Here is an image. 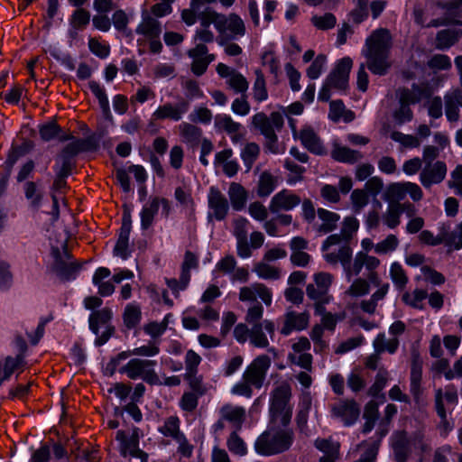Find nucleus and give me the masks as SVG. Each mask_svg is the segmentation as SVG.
Instances as JSON below:
<instances>
[{
    "mask_svg": "<svg viewBox=\"0 0 462 462\" xmlns=\"http://www.w3.org/2000/svg\"><path fill=\"white\" fill-rule=\"evenodd\" d=\"M218 75L226 79V83L236 93H245L249 88V82L244 75L237 70L229 68L224 63H218L217 66Z\"/></svg>",
    "mask_w": 462,
    "mask_h": 462,
    "instance_id": "393cba45",
    "label": "nucleus"
},
{
    "mask_svg": "<svg viewBox=\"0 0 462 462\" xmlns=\"http://www.w3.org/2000/svg\"><path fill=\"white\" fill-rule=\"evenodd\" d=\"M370 291V284L366 279L356 278L349 288L346 291V294L351 297H362Z\"/></svg>",
    "mask_w": 462,
    "mask_h": 462,
    "instance_id": "0e129e2a",
    "label": "nucleus"
},
{
    "mask_svg": "<svg viewBox=\"0 0 462 462\" xmlns=\"http://www.w3.org/2000/svg\"><path fill=\"white\" fill-rule=\"evenodd\" d=\"M358 227L359 222L356 217H346L342 222L340 232L333 234L332 236H337L341 241L350 243V240L358 230Z\"/></svg>",
    "mask_w": 462,
    "mask_h": 462,
    "instance_id": "5fc2aeb1",
    "label": "nucleus"
},
{
    "mask_svg": "<svg viewBox=\"0 0 462 462\" xmlns=\"http://www.w3.org/2000/svg\"><path fill=\"white\" fill-rule=\"evenodd\" d=\"M155 365V360L133 358L120 366L118 372L131 380L142 379L149 384L160 383V377L154 369Z\"/></svg>",
    "mask_w": 462,
    "mask_h": 462,
    "instance_id": "423d86ee",
    "label": "nucleus"
},
{
    "mask_svg": "<svg viewBox=\"0 0 462 462\" xmlns=\"http://www.w3.org/2000/svg\"><path fill=\"white\" fill-rule=\"evenodd\" d=\"M160 352V348L155 342H150L148 345L141 346L139 347H135L133 350L122 351L117 354L116 356L112 357L111 360L107 363L106 371L109 375H113L120 364L126 360L131 356H155Z\"/></svg>",
    "mask_w": 462,
    "mask_h": 462,
    "instance_id": "2eb2a0df",
    "label": "nucleus"
},
{
    "mask_svg": "<svg viewBox=\"0 0 462 462\" xmlns=\"http://www.w3.org/2000/svg\"><path fill=\"white\" fill-rule=\"evenodd\" d=\"M310 341L306 337H298L291 344V351L288 354V360L302 369L312 370V355L309 353Z\"/></svg>",
    "mask_w": 462,
    "mask_h": 462,
    "instance_id": "ddd939ff",
    "label": "nucleus"
},
{
    "mask_svg": "<svg viewBox=\"0 0 462 462\" xmlns=\"http://www.w3.org/2000/svg\"><path fill=\"white\" fill-rule=\"evenodd\" d=\"M292 439L291 430L269 428L255 439L254 448L258 455L273 456L289 449Z\"/></svg>",
    "mask_w": 462,
    "mask_h": 462,
    "instance_id": "f03ea898",
    "label": "nucleus"
},
{
    "mask_svg": "<svg viewBox=\"0 0 462 462\" xmlns=\"http://www.w3.org/2000/svg\"><path fill=\"white\" fill-rule=\"evenodd\" d=\"M363 267H365L363 252H359L355 255L353 263H351V261L347 262V263L343 266L346 280L350 282L352 277L359 275Z\"/></svg>",
    "mask_w": 462,
    "mask_h": 462,
    "instance_id": "e2e57ef3",
    "label": "nucleus"
},
{
    "mask_svg": "<svg viewBox=\"0 0 462 462\" xmlns=\"http://www.w3.org/2000/svg\"><path fill=\"white\" fill-rule=\"evenodd\" d=\"M215 125L220 130L229 134H236L239 132L241 125L232 119L227 115H217L215 118Z\"/></svg>",
    "mask_w": 462,
    "mask_h": 462,
    "instance_id": "680f3d73",
    "label": "nucleus"
},
{
    "mask_svg": "<svg viewBox=\"0 0 462 462\" xmlns=\"http://www.w3.org/2000/svg\"><path fill=\"white\" fill-rule=\"evenodd\" d=\"M310 323V314L308 312H296L289 310L284 314L283 324L281 328V334L289 336L293 331H301L307 328Z\"/></svg>",
    "mask_w": 462,
    "mask_h": 462,
    "instance_id": "cd10ccee",
    "label": "nucleus"
},
{
    "mask_svg": "<svg viewBox=\"0 0 462 462\" xmlns=\"http://www.w3.org/2000/svg\"><path fill=\"white\" fill-rule=\"evenodd\" d=\"M352 66L353 60L349 57H344L337 60L324 80L318 98L322 101H328L331 96V89L346 90L348 87L349 73Z\"/></svg>",
    "mask_w": 462,
    "mask_h": 462,
    "instance_id": "20e7f679",
    "label": "nucleus"
},
{
    "mask_svg": "<svg viewBox=\"0 0 462 462\" xmlns=\"http://www.w3.org/2000/svg\"><path fill=\"white\" fill-rule=\"evenodd\" d=\"M255 80L253 85V97L258 102H263L268 98V91L263 73L260 69L254 71Z\"/></svg>",
    "mask_w": 462,
    "mask_h": 462,
    "instance_id": "864d4df0",
    "label": "nucleus"
},
{
    "mask_svg": "<svg viewBox=\"0 0 462 462\" xmlns=\"http://www.w3.org/2000/svg\"><path fill=\"white\" fill-rule=\"evenodd\" d=\"M219 415L222 420H226V421L231 423L238 430L241 429L245 420L246 411L242 406L226 403L219 409Z\"/></svg>",
    "mask_w": 462,
    "mask_h": 462,
    "instance_id": "e433bc0d",
    "label": "nucleus"
},
{
    "mask_svg": "<svg viewBox=\"0 0 462 462\" xmlns=\"http://www.w3.org/2000/svg\"><path fill=\"white\" fill-rule=\"evenodd\" d=\"M62 253L58 246H52L51 254L53 256L52 272L61 280L75 279L79 265L70 261V256L67 251L65 241L60 244Z\"/></svg>",
    "mask_w": 462,
    "mask_h": 462,
    "instance_id": "6e6552de",
    "label": "nucleus"
},
{
    "mask_svg": "<svg viewBox=\"0 0 462 462\" xmlns=\"http://www.w3.org/2000/svg\"><path fill=\"white\" fill-rule=\"evenodd\" d=\"M159 431L163 436L171 438L174 440L184 436V433L180 431V420L177 416L168 417L159 428Z\"/></svg>",
    "mask_w": 462,
    "mask_h": 462,
    "instance_id": "a18cd8bd",
    "label": "nucleus"
},
{
    "mask_svg": "<svg viewBox=\"0 0 462 462\" xmlns=\"http://www.w3.org/2000/svg\"><path fill=\"white\" fill-rule=\"evenodd\" d=\"M339 220L340 216L337 213L319 208L312 227L319 235H326L337 227Z\"/></svg>",
    "mask_w": 462,
    "mask_h": 462,
    "instance_id": "c85d7f7f",
    "label": "nucleus"
},
{
    "mask_svg": "<svg viewBox=\"0 0 462 462\" xmlns=\"http://www.w3.org/2000/svg\"><path fill=\"white\" fill-rule=\"evenodd\" d=\"M447 172V164L442 161L425 163L420 173V181L424 188L429 189L432 185L442 182Z\"/></svg>",
    "mask_w": 462,
    "mask_h": 462,
    "instance_id": "6ab92c4d",
    "label": "nucleus"
},
{
    "mask_svg": "<svg viewBox=\"0 0 462 462\" xmlns=\"http://www.w3.org/2000/svg\"><path fill=\"white\" fill-rule=\"evenodd\" d=\"M249 225V221L242 217H239L233 221V235L236 240V253L237 255L243 259L249 258L252 255L247 240Z\"/></svg>",
    "mask_w": 462,
    "mask_h": 462,
    "instance_id": "4be33fe9",
    "label": "nucleus"
},
{
    "mask_svg": "<svg viewBox=\"0 0 462 462\" xmlns=\"http://www.w3.org/2000/svg\"><path fill=\"white\" fill-rule=\"evenodd\" d=\"M399 344L400 342L398 337L386 338L384 333L378 334L373 341L374 352L377 354H382L383 352L394 354L398 349Z\"/></svg>",
    "mask_w": 462,
    "mask_h": 462,
    "instance_id": "79ce46f5",
    "label": "nucleus"
},
{
    "mask_svg": "<svg viewBox=\"0 0 462 462\" xmlns=\"http://www.w3.org/2000/svg\"><path fill=\"white\" fill-rule=\"evenodd\" d=\"M271 336L274 334V324L269 319H264L261 324H255L252 326L250 329V343L259 348H265L269 346V340L266 335L263 332V329Z\"/></svg>",
    "mask_w": 462,
    "mask_h": 462,
    "instance_id": "72a5a7b5",
    "label": "nucleus"
},
{
    "mask_svg": "<svg viewBox=\"0 0 462 462\" xmlns=\"http://www.w3.org/2000/svg\"><path fill=\"white\" fill-rule=\"evenodd\" d=\"M113 25L116 30L120 32L130 34L131 31L128 30V24L130 23V17L122 9H118L114 12L111 19Z\"/></svg>",
    "mask_w": 462,
    "mask_h": 462,
    "instance_id": "69168bd1",
    "label": "nucleus"
},
{
    "mask_svg": "<svg viewBox=\"0 0 462 462\" xmlns=\"http://www.w3.org/2000/svg\"><path fill=\"white\" fill-rule=\"evenodd\" d=\"M271 364L272 359L269 356L260 355L256 356L244 371L243 378L251 383L254 388H262Z\"/></svg>",
    "mask_w": 462,
    "mask_h": 462,
    "instance_id": "9b49d317",
    "label": "nucleus"
},
{
    "mask_svg": "<svg viewBox=\"0 0 462 462\" xmlns=\"http://www.w3.org/2000/svg\"><path fill=\"white\" fill-rule=\"evenodd\" d=\"M208 217L217 221L226 218L229 211V203L226 196L216 187H210L208 194Z\"/></svg>",
    "mask_w": 462,
    "mask_h": 462,
    "instance_id": "aec40b11",
    "label": "nucleus"
},
{
    "mask_svg": "<svg viewBox=\"0 0 462 462\" xmlns=\"http://www.w3.org/2000/svg\"><path fill=\"white\" fill-rule=\"evenodd\" d=\"M296 139H299L301 144L310 152L317 155L326 154V149L320 137L311 126L305 125L299 132Z\"/></svg>",
    "mask_w": 462,
    "mask_h": 462,
    "instance_id": "2f4dec72",
    "label": "nucleus"
},
{
    "mask_svg": "<svg viewBox=\"0 0 462 462\" xmlns=\"http://www.w3.org/2000/svg\"><path fill=\"white\" fill-rule=\"evenodd\" d=\"M260 152V147L255 143H247L241 152V158L249 171L253 163L257 159Z\"/></svg>",
    "mask_w": 462,
    "mask_h": 462,
    "instance_id": "338daca9",
    "label": "nucleus"
},
{
    "mask_svg": "<svg viewBox=\"0 0 462 462\" xmlns=\"http://www.w3.org/2000/svg\"><path fill=\"white\" fill-rule=\"evenodd\" d=\"M427 297V291L417 288L411 291H405L402 295V300L407 306L421 310L425 308L424 300Z\"/></svg>",
    "mask_w": 462,
    "mask_h": 462,
    "instance_id": "37998d69",
    "label": "nucleus"
},
{
    "mask_svg": "<svg viewBox=\"0 0 462 462\" xmlns=\"http://www.w3.org/2000/svg\"><path fill=\"white\" fill-rule=\"evenodd\" d=\"M445 114L449 122H457L459 119V107H462V90L454 88L444 96Z\"/></svg>",
    "mask_w": 462,
    "mask_h": 462,
    "instance_id": "c9c22d12",
    "label": "nucleus"
},
{
    "mask_svg": "<svg viewBox=\"0 0 462 462\" xmlns=\"http://www.w3.org/2000/svg\"><path fill=\"white\" fill-rule=\"evenodd\" d=\"M215 28L220 32H229L232 38L242 37L245 34V25L244 21L236 14H230L228 16H215L213 20Z\"/></svg>",
    "mask_w": 462,
    "mask_h": 462,
    "instance_id": "412c9836",
    "label": "nucleus"
},
{
    "mask_svg": "<svg viewBox=\"0 0 462 462\" xmlns=\"http://www.w3.org/2000/svg\"><path fill=\"white\" fill-rule=\"evenodd\" d=\"M389 276L397 290L402 291L405 289L409 282V278L400 263L393 262L391 263Z\"/></svg>",
    "mask_w": 462,
    "mask_h": 462,
    "instance_id": "de8ad7c7",
    "label": "nucleus"
},
{
    "mask_svg": "<svg viewBox=\"0 0 462 462\" xmlns=\"http://www.w3.org/2000/svg\"><path fill=\"white\" fill-rule=\"evenodd\" d=\"M416 208L410 202L388 204L382 215V222L390 229L396 228L401 224V216L405 212L407 217L416 214Z\"/></svg>",
    "mask_w": 462,
    "mask_h": 462,
    "instance_id": "f3484780",
    "label": "nucleus"
},
{
    "mask_svg": "<svg viewBox=\"0 0 462 462\" xmlns=\"http://www.w3.org/2000/svg\"><path fill=\"white\" fill-rule=\"evenodd\" d=\"M259 298L266 305L270 306L273 301V293L269 288L260 282L244 286L239 291V300L244 302H254Z\"/></svg>",
    "mask_w": 462,
    "mask_h": 462,
    "instance_id": "a878e982",
    "label": "nucleus"
},
{
    "mask_svg": "<svg viewBox=\"0 0 462 462\" xmlns=\"http://www.w3.org/2000/svg\"><path fill=\"white\" fill-rule=\"evenodd\" d=\"M462 34V31L457 28L441 30L436 38V46L439 50L448 49L454 45Z\"/></svg>",
    "mask_w": 462,
    "mask_h": 462,
    "instance_id": "a19ab883",
    "label": "nucleus"
},
{
    "mask_svg": "<svg viewBox=\"0 0 462 462\" xmlns=\"http://www.w3.org/2000/svg\"><path fill=\"white\" fill-rule=\"evenodd\" d=\"M359 408L354 401L342 400L331 408L334 419L343 422L345 426L353 425L359 417Z\"/></svg>",
    "mask_w": 462,
    "mask_h": 462,
    "instance_id": "5701e85b",
    "label": "nucleus"
},
{
    "mask_svg": "<svg viewBox=\"0 0 462 462\" xmlns=\"http://www.w3.org/2000/svg\"><path fill=\"white\" fill-rule=\"evenodd\" d=\"M23 364V358L21 356L15 357L8 356L3 363L0 362V382L8 379Z\"/></svg>",
    "mask_w": 462,
    "mask_h": 462,
    "instance_id": "4d7b16f0",
    "label": "nucleus"
},
{
    "mask_svg": "<svg viewBox=\"0 0 462 462\" xmlns=\"http://www.w3.org/2000/svg\"><path fill=\"white\" fill-rule=\"evenodd\" d=\"M111 318L112 310L108 308L93 311L89 316V328L97 337L96 339L97 346L104 345L111 337L112 328L107 326Z\"/></svg>",
    "mask_w": 462,
    "mask_h": 462,
    "instance_id": "9d476101",
    "label": "nucleus"
},
{
    "mask_svg": "<svg viewBox=\"0 0 462 462\" xmlns=\"http://www.w3.org/2000/svg\"><path fill=\"white\" fill-rule=\"evenodd\" d=\"M327 56L324 54H319L310 66L307 69L306 74L310 79H317L319 78L323 70L327 66Z\"/></svg>",
    "mask_w": 462,
    "mask_h": 462,
    "instance_id": "774afa93",
    "label": "nucleus"
},
{
    "mask_svg": "<svg viewBox=\"0 0 462 462\" xmlns=\"http://www.w3.org/2000/svg\"><path fill=\"white\" fill-rule=\"evenodd\" d=\"M314 283H310L306 288V293L309 298L319 302H327V293L333 282V275L329 273L319 272L313 275Z\"/></svg>",
    "mask_w": 462,
    "mask_h": 462,
    "instance_id": "a211bd4d",
    "label": "nucleus"
},
{
    "mask_svg": "<svg viewBox=\"0 0 462 462\" xmlns=\"http://www.w3.org/2000/svg\"><path fill=\"white\" fill-rule=\"evenodd\" d=\"M197 266L198 256L191 253L190 251H187L185 253L180 273V282L182 288H187L190 281V270L196 268Z\"/></svg>",
    "mask_w": 462,
    "mask_h": 462,
    "instance_id": "603ef678",
    "label": "nucleus"
},
{
    "mask_svg": "<svg viewBox=\"0 0 462 462\" xmlns=\"http://www.w3.org/2000/svg\"><path fill=\"white\" fill-rule=\"evenodd\" d=\"M251 123L265 138L273 139L275 131L283 125V116L279 112H273L268 117L263 112H259L252 116Z\"/></svg>",
    "mask_w": 462,
    "mask_h": 462,
    "instance_id": "f8f14e48",
    "label": "nucleus"
},
{
    "mask_svg": "<svg viewBox=\"0 0 462 462\" xmlns=\"http://www.w3.org/2000/svg\"><path fill=\"white\" fill-rule=\"evenodd\" d=\"M392 46V38L389 31L385 29L375 30L365 41L362 54L365 63H361L357 71V88L365 92L368 87L367 68L373 74L385 75L391 67L389 53Z\"/></svg>",
    "mask_w": 462,
    "mask_h": 462,
    "instance_id": "f257e3e1",
    "label": "nucleus"
},
{
    "mask_svg": "<svg viewBox=\"0 0 462 462\" xmlns=\"http://www.w3.org/2000/svg\"><path fill=\"white\" fill-rule=\"evenodd\" d=\"M174 198L183 208L193 210L195 203L189 188L186 186L177 187L174 191Z\"/></svg>",
    "mask_w": 462,
    "mask_h": 462,
    "instance_id": "052dcab7",
    "label": "nucleus"
},
{
    "mask_svg": "<svg viewBox=\"0 0 462 462\" xmlns=\"http://www.w3.org/2000/svg\"><path fill=\"white\" fill-rule=\"evenodd\" d=\"M162 32V23L155 17L152 16L146 10L142 12V18L135 28L137 44L139 46L149 45L152 53H160L162 50L161 34Z\"/></svg>",
    "mask_w": 462,
    "mask_h": 462,
    "instance_id": "7ed1b4c3",
    "label": "nucleus"
},
{
    "mask_svg": "<svg viewBox=\"0 0 462 462\" xmlns=\"http://www.w3.org/2000/svg\"><path fill=\"white\" fill-rule=\"evenodd\" d=\"M379 441H365L356 447V451H360V457L355 462H374L377 456Z\"/></svg>",
    "mask_w": 462,
    "mask_h": 462,
    "instance_id": "3c124183",
    "label": "nucleus"
},
{
    "mask_svg": "<svg viewBox=\"0 0 462 462\" xmlns=\"http://www.w3.org/2000/svg\"><path fill=\"white\" fill-rule=\"evenodd\" d=\"M291 395V387L287 383L277 386L271 394L270 414L273 421L285 426L291 418L292 408L289 403Z\"/></svg>",
    "mask_w": 462,
    "mask_h": 462,
    "instance_id": "39448f33",
    "label": "nucleus"
},
{
    "mask_svg": "<svg viewBox=\"0 0 462 462\" xmlns=\"http://www.w3.org/2000/svg\"><path fill=\"white\" fill-rule=\"evenodd\" d=\"M413 14L415 22L423 27H438L450 21L449 18L429 20L430 16L433 14V13L430 12V8H426L425 10L416 8Z\"/></svg>",
    "mask_w": 462,
    "mask_h": 462,
    "instance_id": "49530a36",
    "label": "nucleus"
},
{
    "mask_svg": "<svg viewBox=\"0 0 462 462\" xmlns=\"http://www.w3.org/2000/svg\"><path fill=\"white\" fill-rule=\"evenodd\" d=\"M189 57L192 60L191 71L197 75H203L208 65L215 60L214 54H208V48L203 43H198L188 51Z\"/></svg>",
    "mask_w": 462,
    "mask_h": 462,
    "instance_id": "b1692460",
    "label": "nucleus"
},
{
    "mask_svg": "<svg viewBox=\"0 0 462 462\" xmlns=\"http://www.w3.org/2000/svg\"><path fill=\"white\" fill-rule=\"evenodd\" d=\"M301 200L300 198L289 189H282L276 193L271 199L269 204V210L272 213H278L280 211H290L299 206Z\"/></svg>",
    "mask_w": 462,
    "mask_h": 462,
    "instance_id": "bb28decb",
    "label": "nucleus"
},
{
    "mask_svg": "<svg viewBox=\"0 0 462 462\" xmlns=\"http://www.w3.org/2000/svg\"><path fill=\"white\" fill-rule=\"evenodd\" d=\"M309 242L301 236H294L290 242L291 262L300 267H305L310 262L311 256L306 252Z\"/></svg>",
    "mask_w": 462,
    "mask_h": 462,
    "instance_id": "473e14b6",
    "label": "nucleus"
},
{
    "mask_svg": "<svg viewBox=\"0 0 462 462\" xmlns=\"http://www.w3.org/2000/svg\"><path fill=\"white\" fill-rule=\"evenodd\" d=\"M111 274L106 267H99L94 273L92 282L97 288V292L102 297H107L114 293L115 286L109 281H105Z\"/></svg>",
    "mask_w": 462,
    "mask_h": 462,
    "instance_id": "4c0bfd02",
    "label": "nucleus"
},
{
    "mask_svg": "<svg viewBox=\"0 0 462 462\" xmlns=\"http://www.w3.org/2000/svg\"><path fill=\"white\" fill-rule=\"evenodd\" d=\"M227 194L234 210L240 211L245 208L247 200V192L241 184L231 182Z\"/></svg>",
    "mask_w": 462,
    "mask_h": 462,
    "instance_id": "58836bf2",
    "label": "nucleus"
},
{
    "mask_svg": "<svg viewBox=\"0 0 462 462\" xmlns=\"http://www.w3.org/2000/svg\"><path fill=\"white\" fill-rule=\"evenodd\" d=\"M132 229V220L130 214H125L122 219V226L118 234V239L114 248V254L126 260L131 251L129 249V236Z\"/></svg>",
    "mask_w": 462,
    "mask_h": 462,
    "instance_id": "c756f323",
    "label": "nucleus"
},
{
    "mask_svg": "<svg viewBox=\"0 0 462 462\" xmlns=\"http://www.w3.org/2000/svg\"><path fill=\"white\" fill-rule=\"evenodd\" d=\"M330 156L333 160L338 162L347 164H355L364 158V155L361 152L350 149L349 147L342 145L337 141L332 143Z\"/></svg>",
    "mask_w": 462,
    "mask_h": 462,
    "instance_id": "f704fd0d",
    "label": "nucleus"
},
{
    "mask_svg": "<svg viewBox=\"0 0 462 462\" xmlns=\"http://www.w3.org/2000/svg\"><path fill=\"white\" fill-rule=\"evenodd\" d=\"M83 142L75 140L66 145L56 159L54 171L56 175L69 176L74 167V157L82 150Z\"/></svg>",
    "mask_w": 462,
    "mask_h": 462,
    "instance_id": "4468645a",
    "label": "nucleus"
},
{
    "mask_svg": "<svg viewBox=\"0 0 462 462\" xmlns=\"http://www.w3.org/2000/svg\"><path fill=\"white\" fill-rule=\"evenodd\" d=\"M399 244L398 237L393 234H390L374 245V252L377 254H388L394 252L398 248Z\"/></svg>",
    "mask_w": 462,
    "mask_h": 462,
    "instance_id": "bf43d9fd",
    "label": "nucleus"
},
{
    "mask_svg": "<svg viewBox=\"0 0 462 462\" xmlns=\"http://www.w3.org/2000/svg\"><path fill=\"white\" fill-rule=\"evenodd\" d=\"M189 109L188 101L181 100L178 103L167 102L159 106L152 114V120L163 121L171 120L173 122L180 121Z\"/></svg>",
    "mask_w": 462,
    "mask_h": 462,
    "instance_id": "dca6fc26",
    "label": "nucleus"
},
{
    "mask_svg": "<svg viewBox=\"0 0 462 462\" xmlns=\"http://www.w3.org/2000/svg\"><path fill=\"white\" fill-rule=\"evenodd\" d=\"M405 198V181L389 184L383 193V199L387 201L388 204L400 203Z\"/></svg>",
    "mask_w": 462,
    "mask_h": 462,
    "instance_id": "09e8293b",
    "label": "nucleus"
},
{
    "mask_svg": "<svg viewBox=\"0 0 462 462\" xmlns=\"http://www.w3.org/2000/svg\"><path fill=\"white\" fill-rule=\"evenodd\" d=\"M444 401L449 405H456L458 402L457 391L454 385L446 386L445 390L439 388L435 391V408L437 414L446 424L447 411L444 405Z\"/></svg>",
    "mask_w": 462,
    "mask_h": 462,
    "instance_id": "7c9ffc66",
    "label": "nucleus"
},
{
    "mask_svg": "<svg viewBox=\"0 0 462 462\" xmlns=\"http://www.w3.org/2000/svg\"><path fill=\"white\" fill-rule=\"evenodd\" d=\"M323 258L329 264L341 263L342 267L350 262L353 250L350 244L341 241L337 236H328L321 245Z\"/></svg>",
    "mask_w": 462,
    "mask_h": 462,
    "instance_id": "0eeeda50",
    "label": "nucleus"
},
{
    "mask_svg": "<svg viewBox=\"0 0 462 462\" xmlns=\"http://www.w3.org/2000/svg\"><path fill=\"white\" fill-rule=\"evenodd\" d=\"M62 253L58 246H52L51 254L53 256L52 272L61 280L75 279L79 265L70 261V256L67 251L65 241L60 244Z\"/></svg>",
    "mask_w": 462,
    "mask_h": 462,
    "instance_id": "1a4fd4ad",
    "label": "nucleus"
},
{
    "mask_svg": "<svg viewBox=\"0 0 462 462\" xmlns=\"http://www.w3.org/2000/svg\"><path fill=\"white\" fill-rule=\"evenodd\" d=\"M178 128L180 136L186 143L197 145L200 142L202 130L199 127L189 123H181Z\"/></svg>",
    "mask_w": 462,
    "mask_h": 462,
    "instance_id": "8fccbe9b",
    "label": "nucleus"
},
{
    "mask_svg": "<svg viewBox=\"0 0 462 462\" xmlns=\"http://www.w3.org/2000/svg\"><path fill=\"white\" fill-rule=\"evenodd\" d=\"M228 450L238 457H244L247 454V446L245 440L239 436L236 430L230 433L226 439Z\"/></svg>",
    "mask_w": 462,
    "mask_h": 462,
    "instance_id": "6e6d98bb",
    "label": "nucleus"
},
{
    "mask_svg": "<svg viewBox=\"0 0 462 462\" xmlns=\"http://www.w3.org/2000/svg\"><path fill=\"white\" fill-rule=\"evenodd\" d=\"M253 271L263 280H278L281 277V270L278 267L263 262L257 263Z\"/></svg>",
    "mask_w": 462,
    "mask_h": 462,
    "instance_id": "13d9d810",
    "label": "nucleus"
},
{
    "mask_svg": "<svg viewBox=\"0 0 462 462\" xmlns=\"http://www.w3.org/2000/svg\"><path fill=\"white\" fill-rule=\"evenodd\" d=\"M278 185V176L269 171L261 173L258 181L257 194L260 197H268Z\"/></svg>",
    "mask_w": 462,
    "mask_h": 462,
    "instance_id": "c03bdc74",
    "label": "nucleus"
},
{
    "mask_svg": "<svg viewBox=\"0 0 462 462\" xmlns=\"http://www.w3.org/2000/svg\"><path fill=\"white\" fill-rule=\"evenodd\" d=\"M160 208L159 198H152L148 203H146L141 212V227L142 229H148L153 223L154 217L157 215Z\"/></svg>",
    "mask_w": 462,
    "mask_h": 462,
    "instance_id": "ea45409f",
    "label": "nucleus"
}]
</instances>
